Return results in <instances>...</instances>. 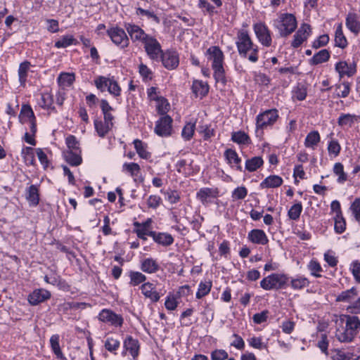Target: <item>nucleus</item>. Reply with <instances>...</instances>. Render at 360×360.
Returning <instances> with one entry per match:
<instances>
[{
    "mask_svg": "<svg viewBox=\"0 0 360 360\" xmlns=\"http://www.w3.org/2000/svg\"><path fill=\"white\" fill-rule=\"evenodd\" d=\"M94 83L96 88L101 91H104L107 88L109 93L115 96L120 94L121 89L113 79L99 76L95 79Z\"/></svg>",
    "mask_w": 360,
    "mask_h": 360,
    "instance_id": "7",
    "label": "nucleus"
},
{
    "mask_svg": "<svg viewBox=\"0 0 360 360\" xmlns=\"http://www.w3.org/2000/svg\"><path fill=\"white\" fill-rule=\"evenodd\" d=\"M302 211V205L301 202H298L294 204L292 206H291V207L289 209L288 212V216L290 219L293 221H297V219H299Z\"/></svg>",
    "mask_w": 360,
    "mask_h": 360,
    "instance_id": "44",
    "label": "nucleus"
},
{
    "mask_svg": "<svg viewBox=\"0 0 360 360\" xmlns=\"http://www.w3.org/2000/svg\"><path fill=\"white\" fill-rule=\"evenodd\" d=\"M310 281L304 276L297 275L295 277L290 278V287L295 290H302L309 287Z\"/></svg>",
    "mask_w": 360,
    "mask_h": 360,
    "instance_id": "29",
    "label": "nucleus"
},
{
    "mask_svg": "<svg viewBox=\"0 0 360 360\" xmlns=\"http://www.w3.org/2000/svg\"><path fill=\"white\" fill-rule=\"evenodd\" d=\"M219 196L217 188H202L196 194V197L203 205L211 202V199L217 198Z\"/></svg>",
    "mask_w": 360,
    "mask_h": 360,
    "instance_id": "20",
    "label": "nucleus"
},
{
    "mask_svg": "<svg viewBox=\"0 0 360 360\" xmlns=\"http://www.w3.org/2000/svg\"><path fill=\"white\" fill-rule=\"evenodd\" d=\"M318 347L323 353L328 354V340L326 334H321V339L318 342Z\"/></svg>",
    "mask_w": 360,
    "mask_h": 360,
    "instance_id": "64",
    "label": "nucleus"
},
{
    "mask_svg": "<svg viewBox=\"0 0 360 360\" xmlns=\"http://www.w3.org/2000/svg\"><path fill=\"white\" fill-rule=\"evenodd\" d=\"M224 155L229 163H233L238 165L240 162V159L238 158L236 152L232 149H227Z\"/></svg>",
    "mask_w": 360,
    "mask_h": 360,
    "instance_id": "53",
    "label": "nucleus"
},
{
    "mask_svg": "<svg viewBox=\"0 0 360 360\" xmlns=\"http://www.w3.org/2000/svg\"><path fill=\"white\" fill-rule=\"evenodd\" d=\"M149 236H151L153 240L162 246H169L174 243V238L167 233H157L154 231H149Z\"/></svg>",
    "mask_w": 360,
    "mask_h": 360,
    "instance_id": "25",
    "label": "nucleus"
},
{
    "mask_svg": "<svg viewBox=\"0 0 360 360\" xmlns=\"http://www.w3.org/2000/svg\"><path fill=\"white\" fill-rule=\"evenodd\" d=\"M158 101L157 110L160 115H167V113L170 109V105L167 99L163 97L157 98Z\"/></svg>",
    "mask_w": 360,
    "mask_h": 360,
    "instance_id": "45",
    "label": "nucleus"
},
{
    "mask_svg": "<svg viewBox=\"0 0 360 360\" xmlns=\"http://www.w3.org/2000/svg\"><path fill=\"white\" fill-rule=\"evenodd\" d=\"M136 13L138 15H145L148 19H152L156 23L160 22V18L153 11H150L148 10H145V9L139 7V8H136Z\"/></svg>",
    "mask_w": 360,
    "mask_h": 360,
    "instance_id": "50",
    "label": "nucleus"
},
{
    "mask_svg": "<svg viewBox=\"0 0 360 360\" xmlns=\"http://www.w3.org/2000/svg\"><path fill=\"white\" fill-rule=\"evenodd\" d=\"M192 89L196 96H200L201 97L207 95L209 91L208 85L206 83L198 80L193 82Z\"/></svg>",
    "mask_w": 360,
    "mask_h": 360,
    "instance_id": "35",
    "label": "nucleus"
},
{
    "mask_svg": "<svg viewBox=\"0 0 360 360\" xmlns=\"http://www.w3.org/2000/svg\"><path fill=\"white\" fill-rule=\"evenodd\" d=\"M207 53L212 60V68L214 70V77L217 82L225 84L226 82L225 71L223 66L224 53L219 46H213L207 50Z\"/></svg>",
    "mask_w": 360,
    "mask_h": 360,
    "instance_id": "2",
    "label": "nucleus"
},
{
    "mask_svg": "<svg viewBox=\"0 0 360 360\" xmlns=\"http://www.w3.org/2000/svg\"><path fill=\"white\" fill-rule=\"evenodd\" d=\"M82 162L79 143L74 136L69 135V165L78 166Z\"/></svg>",
    "mask_w": 360,
    "mask_h": 360,
    "instance_id": "8",
    "label": "nucleus"
},
{
    "mask_svg": "<svg viewBox=\"0 0 360 360\" xmlns=\"http://www.w3.org/2000/svg\"><path fill=\"white\" fill-rule=\"evenodd\" d=\"M330 53L327 49H322L315 53L311 58L309 59V64L316 65L329 60Z\"/></svg>",
    "mask_w": 360,
    "mask_h": 360,
    "instance_id": "30",
    "label": "nucleus"
},
{
    "mask_svg": "<svg viewBox=\"0 0 360 360\" xmlns=\"http://www.w3.org/2000/svg\"><path fill=\"white\" fill-rule=\"evenodd\" d=\"M95 129L100 137H104L112 127L109 124L99 120H94Z\"/></svg>",
    "mask_w": 360,
    "mask_h": 360,
    "instance_id": "37",
    "label": "nucleus"
},
{
    "mask_svg": "<svg viewBox=\"0 0 360 360\" xmlns=\"http://www.w3.org/2000/svg\"><path fill=\"white\" fill-rule=\"evenodd\" d=\"M36 119L34 112L30 105H22L19 115V120L21 123L27 121H31Z\"/></svg>",
    "mask_w": 360,
    "mask_h": 360,
    "instance_id": "33",
    "label": "nucleus"
},
{
    "mask_svg": "<svg viewBox=\"0 0 360 360\" xmlns=\"http://www.w3.org/2000/svg\"><path fill=\"white\" fill-rule=\"evenodd\" d=\"M358 295L357 288L352 287L349 290L342 291L335 298V301L338 302H351Z\"/></svg>",
    "mask_w": 360,
    "mask_h": 360,
    "instance_id": "31",
    "label": "nucleus"
},
{
    "mask_svg": "<svg viewBox=\"0 0 360 360\" xmlns=\"http://www.w3.org/2000/svg\"><path fill=\"white\" fill-rule=\"evenodd\" d=\"M248 240L255 244L266 245L269 242V239L265 232L262 229H252L248 235Z\"/></svg>",
    "mask_w": 360,
    "mask_h": 360,
    "instance_id": "24",
    "label": "nucleus"
},
{
    "mask_svg": "<svg viewBox=\"0 0 360 360\" xmlns=\"http://www.w3.org/2000/svg\"><path fill=\"white\" fill-rule=\"evenodd\" d=\"M129 276L130 278L129 283L132 286L138 285L146 280V276L139 271H130Z\"/></svg>",
    "mask_w": 360,
    "mask_h": 360,
    "instance_id": "43",
    "label": "nucleus"
},
{
    "mask_svg": "<svg viewBox=\"0 0 360 360\" xmlns=\"http://www.w3.org/2000/svg\"><path fill=\"white\" fill-rule=\"evenodd\" d=\"M278 114L276 109L266 110L264 112L259 113L256 118V133L262 129L273 125L278 120Z\"/></svg>",
    "mask_w": 360,
    "mask_h": 360,
    "instance_id": "6",
    "label": "nucleus"
},
{
    "mask_svg": "<svg viewBox=\"0 0 360 360\" xmlns=\"http://www.w3.org/2000/svg\"><path fill=\"white\" fill-rule=\"evenodd\" d=\"M120 346V341L113 337H108L105 341L104 347L105 349L112 354H116L117 350Z\"/></svg>",
    "mask_w": 360,
    "mask_h": 360,
    "instance_id": "39",
    "label": "nucleus"
},
{
    "mask_svg": "<svg viewBox=\"0 0 360 360\" xmlns=\"http://www.w3.org/2000/svg\"><path fill=\"white\" fill-rule=\"evenodd\" d=\"M308 269L311 271V274L316 278H320L321 276L319 272L322 271V268L317 261L311 260L308 265Z\"/></svg>",
    "mask_w": 360,
    "mask_h": 360,
    "instance_id": "51",
    "label": "nucleus"
},
{
    "mask_svg": "<svg viewBox=\"0 0 360 360\" xmlns=\"http://www.w3.org/2000/svg\"><path fill=\"white\" fill-rule=\"evenodd\" d=\"M125 28L133 41H141L143 44L151 36L147 34L139 25L126 24Z\"/></svg>",
    "mask_w": 360,
    "mask_h": 360,
    "instance_id": "16",
    "label": "nucleus"
},
{
    "mask_svg": "<svg viewBox=\"0 0 360 360\" xmlns=\"http://www.w3.org/2000/svg\"><path fill=\"white\" fill-rule=\"evenodd\" d=\"M198 7L205 9L210 16H212L217 13L214 7L206 0H199Z\"/></svg>",
    "mask_w": 360,
    "mask_h": 360,
    "instance_id": "56",
    "label": "nucleus"
},
{
    "mask_svg": "<svg viewBox=\"0 0 360 360\" xmlns=\"http://www.w3.org/2000/svg\"><path fill=\"white\" fill-rule=\"evenodd\" d=\"M263 160L261 157H254L246 160L245 168L250 172H254L260 167L263 165Z\"/></svg>",
    "mask_w": 360,
    "mask_h": 360,
    "instance_id": "42",
    "label": "nucleus"
},
{
    "mask_svg": "<svg viewBox=\"0 0 360 360\" xmlns=\"http://www.w3.org/2000/svg\"><path fill=\"white\" fill-rule=\"evenodd\" d=\"M134 145L140 158L146 160L150 158V153L146 150V146L141 140L135 139L134 141Z\"/></svg>",
    "mask_w": 360,
    "mask_h": 360,
    "instance_id": "38",
    "label": "nucleus"
},
{
    "mask_svg": "<svg viewBox=\"0 0 360 360\" xmlns=\"http://www.w3.org/2000/svg\"><path fill=\"white\" fill-rule=\"evenodd\" d=\"M350 269L355 281L360 283V262L355 260L351 264Z\"/></svg>",
    "mask_w": 360,
    "mask_h": 360,
    "instance_id": "58",
    "label": "nucleus"
},
{
    "mask_svg": "<svg viewBox=\"0 0 360 360\" xmlns=\"http://www.w3.org/2000/svg\"><path fill=\"white\" fill-rule=\"evenodd\" d=\"M30 66H31L30 63L27 60L21 63L19 65L18 77H19L20 83L22 86H25V82L27 81L28 70H29Z\"/></svg>",
    "mask_w": 360,
    "mask_h": 360,
    "instance_id": "36",
    "label": "nucleus"
},
{
    "mask_svg": "<svg viewBox=\"0 0 360 360\" xmlns=\"http://www.w3.org/2000/svg\"><path fill=\"white\" fill-rule=\"evenodd\" d=\"M360 122V115L341 113L338 118V124L342 129L352 128Z\"/></svg>",
    "mask_w": 360,
    "mask_h": 360,
    "instance_id": "19",
    "label": "nucleus"
},
{
    "mask_svg": "<svg viewBox=\"0 0 360 360\" xmlns=\"http://www.w3.org/2000/svg\"><path fill=\"white\" fill-rule=\"evenodd\" d=\"M335 45L341 49H345L347 46V40L342 32V25L338 24L335 32Z\"/></svg>",
    "mask_w": 360,
    "mask_h": 360,
    "instance_id": "32",
    "label": "nucleus"
},
{
    "mask_svg": "<svg viewBox=\"0 0 360 360\" xmlns=\"http://www.w3.org/2000/svg\"><path fill=\"white\" fill-rule=\"evenodd\" d=\"M275 26L278 30L280 36L286 37L297 28L296 18L291 13H283Z\"/></svg>",
    "mask_w": 360,
    "mask_h": 360,
    "instance_id": "4",
    "label": "nucleus"
},
{
    "mask_svg": "<svg viewBox=\"0 0 360 360\" xmlns=\"http://www.w3.org/2000/svg\"><path fill=\"white\" fill-rule=\"evenodd\" d=\"M243 58H247L250 62L255 63L259 60V47L258 46L251 49Z\"/></svg>",
    "mask_w": 360,
    "mask_h": 360,
    "instance_id": "59",
    "label": "nucleus"
},
{
    "mask_svg": "<svg viewBox=\"0 0 360 360\" xmlns=\"http://www.w3.org/2000/svg\"><path fill=\"white\" fill-rule=\"evenodd\" d=\"M311 27L309 24H302L294 35L293 40L291 42V46L296 49L301 46V44L307 39L310 35Z\"/></svg>",
    "mask_w": 360,
    "mask_h": 360,
    "instance_id": "17",
    "label": "nucleus"
},
{
    "mask_svg": "<svg viewBox=\"0 0 360 360\" xmlns=\"http://www.w3.org/2000/svg\"><path fill=\"white\" fill-rule=\"evenodd\" d=\"M53 104V96L49 93H44L41 94V106L44 108H54L52 107Z\"/></svg>",
    "mask_w": 360,
    "mask_h": 360,
    "instance_id": "52",
    "label": "nucleus"
},
{
    "mask_svg": "<svg viewBox=\"0 0 360 360\" xmlns=\"http://www.w3.org/2000/svg\"><path fill=\"white\" fill-rule=\"evenodd\" d=\"M107 33L112 41L117 46L122 49L128 46L129 38L123 29L117 27H111L108 30Z\"/></svg>",
    "mask_w": 360,
    "mask_h": 360,
    "instance_id": "11",
    "label": "nucleus"
},
{
    "mask_svg": "<svg viewBox=\"0 0 360 360\" xmlns=\"http://www.w3.org/2000/svg\"><path fill=\"white\" fill-rule=\"evenodd\" d=\"M345 24L352 32L358 34L360 32V21L356 13H349L346 17Z\"/></svg>",
    "mask_w": 360,
    "mask_h": 360,
    "instance_id": "27",
    "label": "nucleus"
},
{
    "mask_svg": "<svg viewBox=\"0 0 360 360\" xmlns=\"http://www.w3.org/2000/svg\"><path fill=\"white\" fill-rule=\"evenodd\" d=\"M195 128V122H188L184 127L181 136L186 141H189L193 136Z\"/></svg>",
    "mask_w": 360,
    "mask_h": 360,
    "instance_id": "46",
    "label": "nucleus"
},
{
    "mask_svg": "<svg viewBox=\"0 0 360 360\" xmlns=\"http://www.w3.org/2000/svg\"><path fill=\"white\" fill-rule=\"evenodd\" d=\"M231 140L238 144L250 143V138L246 133L242 131L233 132L231 136Z\"/></svg>",
    "mask_w": 360,
    "mask_h": 360,
    "instance_id": "41",
    "label": "nucleus"
},
{
    "mask_svg": "<svg viewBox=\"0 0 360 360\" xmlns=\"http://www.w3.org/2000/svg\"><path fill=\"white\" fill-rule=\"evenodd\" d=\"M329 41V37L328 34L321 35L317 39H316L313 44L312 47L314 49H319L320 47L326 46Z\"/></svg>",
    "mask_w": 360,
    "mask_h": 360,
    "instance_id": "62",
    "label": "nucleus"
},
{
    "mask_svg": "<svg viewBox=\"0 0 360 360\" xmlns=\"http://www.w3.org/2000/svg\"><path fill=\"white\" fill-rule=\"evenodd\" d=\"M334 173L338 176V180H347V175L344 172L343 165L340 162H337L333 167Z\"/></svg>",
    "mask_w": 360,
    "mask_h": 360,
    "instance_id": "60",
    "label": "nucleus"
},
{
    "mask_svg": "<svg viewBox=\"0 0 360 360\" xmlns=\"http://www.w3.org/2000/svg\"><path fill=\"white\" fill-rule=\"evenodd\" d=\"M172 119L169 115L161 117L155 124V132L160 136H168L171 135L172 127Z\"/></svg>",
    "mask_w": 360,
    "mask_h": 360,
    "instance_id": "13",
    "label": "nucleus"
},
{
    "mask_svg": "<svg viewBox=\"0 0 360 360\" xmlns=\"http://www.w3.org/2000/svg\"><path fill=\"white\" fill-rule=\"evenodd\" d=\"M160 61L166 69L174 70L179 64V54L174 50H167L161 54Z\"/></svg>",
    "mask_w": 360,
    "mask_h": 360,
    "instance_id": "12",
    "label": "nucleus"
},
{
    "mask_svg": "<svg viewBox=\"0 0 360 360\" xmlns=\"http://www.w3.org/2000/svg\"><path fill=\"white\" fill-rule=\"evenodd\" d=\"M236 44L238 54L243 58L248 54V52L257 46L252 41L248 32L244 29L238 31Z\"/></svg>",
    "mask_w": 360,
    "mask_h": 360,
    "instance_id": "5",
    "label": "nucleus"
},
{
    "mask_svg": "<svg viewBox=\"0 0 360 360\" xmlns=\"http://www.w3.org/2000/svg\"><path fill=\"white\" fill-rule=\"evenodd\" d=\"M123 347L126 351L129 352L134 359H136L139 356L140 345L137 339L128 335L124 340Z\"/></svg>",
    "mask_w": 360,
    "mask_h": 360,
    "instance_id": "23",
    "label": "nucleus"
},
{
    "mask_svg": "<svg viewBox=\"0 0 360 360\" xmlns=\"http://www.w3.org/2000/svg\"><path fill=\"white\" fill-rule=\"evenodd\" d=\"M25 199L30 207H37L39 203V190L37 185H30L25 191Z\"/></svg>",
    "mask_w": 360,
    "mask_h": 360,
    "instance_id": "22",
    "label": "nucleus"
},
{
    "mask_svg": "<svg viewBox=\"0 0 360 360\" xmlns=\"http://www.w3.org/2000/svg\"><path fill=\"white\" fill-rule=\"evenodd\" d=\"M160 269V266L157 261L151 257L142 260L141 264V269L147 274H154Z\"/></svg>",
    "mask_w": 360,
    "mask_h": 360,
    "instance_id": "28",
    "label": "nucleus"
},
{
    "mask_svg": "<svg viewBox=\"0 0 360 360\" xmlns=\"http://www.w3.org/2000/svg\"><path fill=\"white\" fill-rule=\"evenodd\" d=\"M141 290L144 296L149 298L153 302L159 301L160 296L155 290V286L153 283L147 282L142 284Z\"/></svg>",
    "mask_w": 360,
    "mask_h": 360,
    "instance_id": "26",
    "label": "nucleus"
},
{
    "mask_svg": "<svg viewBox=\"0 0 360 360\" xmlns=\"http://www.w3.org/2000/svg\"><path fill=\"white\" fill-rule=\"evenodd\" d=\"M269 311L267 310L262 311L260 313L255 314L252 316V320L256 324H261L265 322L268 318Z\"/></svg>",
    "mask_w": 360,
    "mask_h": 360,
    "instance_id": "63",
    "label": "nucleus"
},
{
    "mask_svg": "<svg viewBox=\"0 0 360 360\" xmlns=\"http://www.w3.org/2000/svg\"><path fill=\"white\" fill-rule=\"evenodd\" d=\"M253 30L259 41L265 47H269L272 43L271 32L264 22L254 24Z\"/></svg>",
    "mask_w": 360,
    "mask_h": 360,
    "instance_id": "9",
    "label": "nucleus"
},
{
    "mask_svg": "<svg viewBox=\"0 0 360 360\" xmlns=\"http://www.w3.org/2000/svg\"><path fill=\"white\" fill-rule=\"evenodd\" d=\"M335 70L338 73L340 79L345 76L351 77L356 72V63L355 62L348 63L345 60H341L335 64Z\"/></svg>",
    "mask_w": 360,
    "mask_h": 360,
    "instance_id": "15",
    "label": "nucleus"
},
{
    "mask_svg": "<svg viewBox=\"0 0 360 360\" xmlns=\"http://www.w3.org/2000/svg\"><path fill=\"white\" fill-rule=\"evenodd\" d=\"M289 278L284 274H271L260 281V287L265 290H280L284 288Z\"/></svg>",
    "mask_w": 360,
    "mask_h": 360,
    "instance_id": "3",
    "label": "nucleus"
},
{
    "mask_svg": "<svg viewBox=\"0 0 360 360\" xmlns=\"http://www.w3.org/2000/svg\"><path fill=\"white\" fill-rule=\"evenodd\" d=\"M50 297L51 293L49 291L44 289H37L28 295L27 300L31 305L35 306L49 300Z\"/></svg>",
    "mask_w": 360,
    "mask_h": 360,
    "instance_id": "21",
    "label": "nucleus"
},
{
    "mask_svg": "<svg viewBox=\"0 0 360 360\" xmlns=\"http://www.w3.org/2000/svg\"><path fill=\"white\" fill-rule=\"evenodd\" d=\"M346 318L344 330H337L336 337L342 342H350L360 331V320L356 316L344 315Z\"/></svg>",
    "mask_w": 360,
    "mask_h": 360,
    "instance_id": "1",
    "label": "nucleus"
},
{
    "mask_svg": "<svg viewBox=\"0 0 360 360\" xmlns=\"http://www.w3.org/2000/svg\"><path fill=\"white\" fill-rule=\"evenodd\" d=\"M98 319L105 323H109L114 326H122L124 322L122 316L115 314L110 309H104L98 314Z\"/></svg>",
    "mask_w": 360,
    "mask_h": 360,
    "instance_id": "14",
    "label": "nucleus"
},
{
    "mask_svg": "<svg viewBox=\"0 0 360 360\" xmlns=\"http://www.w3.org/2000/svg\"><path fill=\"white\" fill-rule=\"evenodd\" d=\"M247 195V188L244 186H238L233 191L231 197L233 200H243Z\"/></svg>",
    "mask_w": 360,
    "mask_h": 360,
    "instance_id": "49",
    "label": "nucleus"
},
{
    "mask_svg": "<svg viewBox=\"0 0 360 360\" xmlns=\"http://www.w3.org/2000/svg\"><path fill=\"white\" fill-rule=\"evenodd\" d=\"M212 286V281H205V282H200L198 285V289L196 292V298L197 299H201L202 297H205L211 290Z\"/></svg>",
    "mask_w": 360,
    "mask_h": 360,
    "instance_id": "40",
    "label": "nucleus"
},
{
    "mask_svg": "<svg viewBox=\"0 0 360 360\" xmlns=\"http://www.w3.org/2000/svg\"><path fill=\"white\" fill-rule=\"evenodd\" d=\"M123 169L130 173L132 176H134L139 173L140 167L137 163L134 162L124 163L123 165Z\"/></svg>",
    "mask_w": 360,
    "mask_h": 360,
    "instance_id": "55",
    "label": "nucleus"
},
{
    "mask_svg": "<svg viewBox=\"0 0 360 360\" xmlns=\"http://www.w3.org/2000/svg\"><path fill=\"white\" fill-rule=\"evenodd\" d=\"M341 147L337 140H331L328 143V151L329 154L338 156L340 152Z\"/></svg>",
    "mask_w": 360,
    "mask_h": 360,
    "instance_id": "54",
    "label": "nucleus"
},
{
    "mask_svg": "<svg viewBox=\"0 0 360 360\" xmlns=\"http://www.w3.org/2000/svg\"><path fill=\"white\" fill-rule=\"evenodd\" d=\"M341 87L343 88V89L341 91L340 93H337L336 96L338 98H346L349 96L351 90V84L348 82L344 81L342 84H336L335 88L340 89Z\"/></svg>",
    "mask_w": 360,
    "mask_h": 360,
    "instance_id": "48",
    "label": "nucleus"
},
{
    "mask_svg": "<svg viewBox=\"0 0 360 360\" xmlns=\"http://www.w3.org/2000/svg\"><path fill=\"white\" fill-rule=\"evenodd\" d=\"M321 137L318 131H310L306 136L304 140V146L307 148L314 149L320 142Z\"/></svg>",
    "mask_w": 360,
    "mask_h": 360,
    "instance_id": "34",
    "label": "nucleus"
},
{
    "mask_svg": "<svg viewBox=\"0 0 360 360\" xmlns=\"http://www.w3.org/2000/svg\"><path fill=\"white\" fill-rule=\"evenodd\" d=\"M228 357V353L224 349H215L211 353L212 360H225Z\"/></svg>",
    "mask_w": 360,
    "mask_h": 360,
    "instance_id": "61",
    "label": "nucleus"
},
{
    "mask_svg": "<svg viewBox=\"0 0 360 360\" xmlns=\"http://www.w3.org/2000/svg\"><path fill=\"white\" fill-rule=\"evenodd\" d=\"M350 210L357 221H360V198H356L352 203Z\"/></svg>",
    "mask_w": 360,
    "mask_h": 360,
    "instance_id": "57",
    "label": "nucleus"
},
{
    "mask_svg": "<svg viewBox=\"0 0 360 360\" xmlns=\"http://www.w3.org/2000/svg\"><path fill=\"white\" fill-rule=\"evenodd\" d=\"M144 44L145 51L148 56L153 60L159 62L161 54L164 52L162 50L159 41L153 37L148 38Z\"/></svg>",
    "mask_w": 360,
    "mask_h": 360,
    "instance_id": "10",
    "label": "nucleus"
},
{
    "mask_svg": "<svg viewBox=\"0 0 360 360\" xmlns=\"http://www.w3.org/2000/svg\"><path fill=\"white\" fill-rule=\"evenodd\" d=\"M334 230L338 234L342 233L346 229V221L342 215H335L334 217Z\"/></svg>",
    "mask_w": 360,
    "mask_h": 360,
    "instance_id": "47",
    "label": "nucleus"
},
{
    "mask_svg": "<svg viewBox=\"0 0 360 360\" xmlns=\"http://www.w3.org/2000/svg\"><path fill=\"white\" fill-rule=\"evenodd\" d=\"M57 82L59 89L56 94V103L60 106L65 100L66 87L68 86V72H61L58 77Z\"/></svg>",
    "mask_w": 360,
    "mask_h": 360,
    "instance_id": "18",
    "label": "nucleus"
}]
</instances>
